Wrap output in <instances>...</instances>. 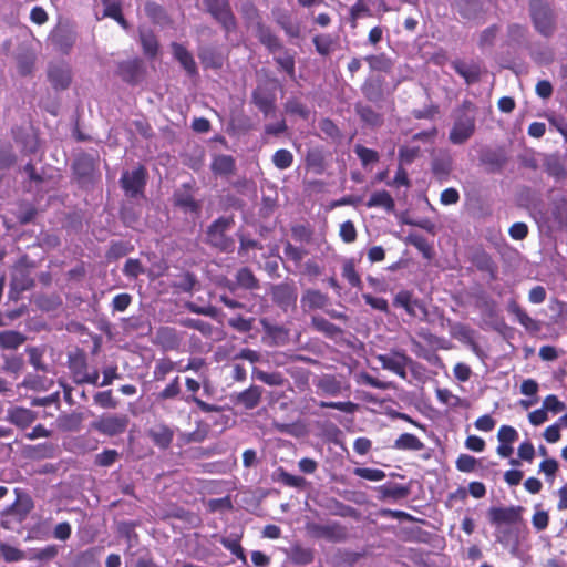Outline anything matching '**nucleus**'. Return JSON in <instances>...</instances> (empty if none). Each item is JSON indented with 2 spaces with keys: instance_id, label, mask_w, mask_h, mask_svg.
Returning a JSON list of instances; mask_svg holds the SVG:
<instances>
[{
  "instance_id": "40",
  "label": "nucleus",
  "mask_w": 567,
  "mask_h": 567,
  "mask_svg": "<svg viewBox=\"0 0 567 567\" xmlns=\"http://www.w3.org/2000/svg\"><path fill=\"white\" fill-rule=\"evenodd\" d=\"M367 207H382L386 212H393L395 208L394 199L388 190H379L373 193L367 202Z\"/></svg>"
},
{
  "instance_id": "35",
  "label": "nucleus",
  "mask_w": 567,
  "mask_h": 567,
  "mask_svg": "<svg viewBox=\"0 0 567 567\" xmlns=\"http://www.w3.org/2000/svg\"><path fill=\"white\" fill-rule=\"evenodd\" d=\"M393 447L400 451H422L425 445L416 435L412 433H402L394 441Z\"/></svg>"
},
{
  "instance_id": "48",
  "label": "nucleus",
  "mask_w": 567,
  "mask_h": 567,
  "mask_svg": "<svg viewBox=\"0 0 567 567\" xmlns=\"http://www.w3.org/2000/svg\"><path fill=\"white\" fill-rule=\"evenodd\" d=\"M431 169L437 179L445 181L452 171V161L449 157L434 158Z\"/></svg>"
},
{
  "instance_id": "43",
  "label": "nucleus",
  "mask_w": 567,
  "mask_h": 567,
  "mask_svg": "<svg viewBox=\"0 0 567 567\" xmlns=\"http://www.w3.org/2000/svg\"><path fill=\"white\" fill-rule=\"evenodd\" d=\"M545 172L556 181H563L567 177V171L561 161L556 156H550L546 159Z\"/></svg>"
},
{
  "instance_id": "42",
  "label": "nucleus",
  "mask_w": 567,
  "mask_h": 567,
  "mask_svg": "<svg viewBox=\"0 0 567 567\" xmlns=\"http://www.w3.org/2000/svg\"><path fill=\"white\" fill-rule=\"evenodd\" d=\"M317 388L327 395L336 396L341 393L342 385L334 375H323L317 383Z\"/></svg>"
},
{
  "instance_id": "45",
  "label": "nucleus",
  "mask_w": 567,
  "mask_h": 567,
  "mask_svg": "<svg viewBox=\"0 0 567 567\" xmlns=\"http://www.w3.org/2000/svg\"><path fill=\"white\" fill-rule=\"evenodd\" d=\"M252 378L268 385L281 386L286 382L280 372H265L258 368L252 369Z\"/></svg>"
},
{
  "instance_id": "47",
  "label": "nucleus",
  "mask_w": 567,
  "mask_h": 567,
  "mask_svg": "<svg viewBox=\"0 0 567 567\" xmlns=\"http://www.w3.org/2000/svg\"><path fill=\"white\" fill-rule=\"evenodd\" d=\"M241 535H230L227 537H221L220 543L225 548L230 550L233 555H235L238 559L246 563L245 550L240 545Z\"/></svg>"
},
{
  "instance_id": "17",
  "label": "nucleus",
  "mask_w": 567,
  "mask_h": 567,
  "mask_svg": "<svg viewBox=\"0 0 567 567\" xmlns=\"http://www.w3.org/2000/svg\"><path fill=\"white\" fill-rule=\"evenodd\" d=\"M384 85L383 76H368L361 85V92L369 102L379 103L384 100Z\"/></svg>"
},
{
  "instance_id": "22",
  "label": "nucleus",
  "mask_w": 567,
  "mask_h": 567,
  "mask_svg": "<svg viewBox=\"0 0 567 567\" xmlns=\"http://www.w3.org/2000/svg\"><path fill=\"white\" fill-rule=\"evenodd\" d=\"M265 328L264 339L270 346H285L289 341V330L282 326L270 324L265 319L261 320Z\"/></svg>"
},
{
  "instance_id": "38",
  "label": "nucleus",
  "mask_w": 567,
  "mask_h": 567,
  "mask_svg": "<svg viewBox=\"0 0 567 567\" xmlns=\"http://www.w3.org/2000/svg\"><path fill=\"white\" fill-rule=\"evenodd\" d=\"M210 168L215 175L228 176L235 169V161L230 155H217L213 158Z\"/></svg>"
},
{
  "instance_id": "33",
  "label": "nucleus",
  "mask_w": 567,
  "mask_h": 567,
  "mask_svg": "<svg viewBox=\"0 0 567 567\" xmlns=\"http://www.w3.org/2000/svg\"><path fill=\"white\" fill-rule=\"evenodd\" d=\"M378 492L380 493L381 499L391 498L396 501L408 497L410 488L401 484L389 483L379 486Z\"/></svg>"
},
{
  "instance_id": "5",
  "label": "nucleus",
  "mask_w": 567,
  "mask_h": 567,
  "mask_svg": "<svg viewBox=\"0 0 567 567\" xmlns=\"http://www.w3.org/2000/svg\"><path fill=\"white\" fill-rule=\"evenodd\" d=\"M68 367L72 373L73 381L76 384H97L100 373L96 369L91 372L89 371V364L84 352L79 351L70 354L68 359Z\"/></svg>"
},
{
  "instance_id": "39",
  "label": "nucleus",
  "mask_w": 567,
  "mask_h": 567,
  "mask_svg": "<svg viewBox=\"0 0 567 567\" xmlns=\"http://www.w3.org/2000/svg\"><path fill=\"white\" fill-rule=\"evenodd\" d=\"M364 60L369 64L371 71L389 73L393 68L391 58L384 52L367 55Z\"/></svg>"
},
{
  "instance_id": "52",
  "label": "nucleus",
  "mask_w": 567,
  "mask_h": 567,
  "mask_svg": "<svg viewBox=\"0 0 567 567\" xmlns=\"http://www.w3.org/2000/svg\"><path fill=\"white\" fill-rule=\"evenodd\" d=\"M175 205L192 213H198L200 205L189 193H177L174 195Z\"/></svg>"
},
{
  "instance_id": "61",
  "label": "nucleus",
  "mask_w": 567,
  "mask_h": 567,
  "mask_svg": "<svg viewBox=\"0 0 567 567\" xmlns=\"http://www.w3.org/2000/svg\"><path fill=\"white\" fill-rule=\"evenodd\" d=\"M181 324L186 328L197 330L205 337H210L213 333V326L209 322L203 321L200 319L186 318L181 321Z\"/></svg>"
},
{
  "instance_id": "53",
  "label": "nucleus",
  "mask_w": 567,
  "mask_h": 567,
  "mask_svg": "<svg viewBox=\"0 0 567 567\" xmlns=\"http://www.w3.org/2000/svg\"><path fill=\"white\" fill-rule=\"evenodd\" d=\"M302 302L311 309H321L327 305L328 298L319 290H308L302 297Z\"/></svg>"
},
{
  "instance_id": "19",
  "label": "nucleus",
  "mask_w": 567,
  "mask_h": 567,
  "mask_svg": "<svg viewBox=\"0 0 567 567\" xmlns=\"http://www.w3.org/2000/svg\"><path fill=\"white\" fill-rule=\"evenodd\" d=\"M509 313L514 315L519 324H522L527 331L537 333L542 329L539 321L533 319L525 309H523L515 299H511L507 305Z\"/></svg>"
},
{
  "instance_id": "55",
  "label": "nucleus",
  "mask_w": 567,
  "mask_h": 567,
  "mask_svg": "<svg viewBox=\"0 0 567 567\" xmlns=\"http://www.w3.org/2000/svg\"><path fill=\"white\" fill-rule=\"evenodd\" d=\"M372 17L371 9L365 4L363 0H358L351 8H350V22L351 27H357V21L361 18Z\"/></svg>"
},
{
  "instance_id": "56",
  "label": "nucleus",
  "mask_w": 567,
  "mask_h": 567,
  "mask_svg": "<svg viewBox=\"0 0 567 567\" xmlns=\"http://www.w3.org/2000/svg\"><path fill=\"white\" fill-rule=\"evenodd\" d=\"M181 383L179 377H175L171 382L157 394L158 401L174 400L179 396Z\"/></svg>"
},
{
  "instance_id": "31",
  "label": "nucleus",
  "mask_w": 567,
  "mask_h": 567,
  "mask_svg": "<svg viewBox=\"0 0 567 567\" xmlns=\"http://www.w3.org/2000/svg\"><path fill=\"white\" fill-rule=\"evenodd\" d=\"M158 344L166 351L177 350L181 344V338L176 330L171 327H163L157 331Z\"/></svg>"
},
{
  "instance_id": "50",
  "label": "nucleus",
  "mask_w": 567,
  "mask_h": 567,
  "mask_svg": "<svg viewBox=\"0 0 567 567\" xmlns=\"http://www.w3.org/2000/svg\"><path fill=\"white\" fill-rule=\"evenodd\" d=\"M342 277L349 282V285L353 288H361L362 281L360 275L355 270V265L352 259H348L343 262L342 266Z\"/></svg>"
},
{
  "instance_id": "51",
  "label": "nucleus",
  "mask_w": 567,
  "mask_h": 567,
  "mask_svg": "<svg viewBox=\"0 0 567 567\" xmlns=\"http://www.w3.org/2000/svg\"><path fill=\"white\" fill-rule=\"evenodd\" d=\"M2 370L7 373L19 374L23 367L24 361L22 355L19 354H3Z\"/></svg>"
},
{
  "instance_id": "32",
  "label": "nucleus",
  "mask_w": 567,
  "mask_h": 567,
  "mask_svg": "<svg viewBox=\"0 0 567 567\" xmlns=\"http://www.w3.org/2000/svg\"><path fill=\"white\" fill-rule=\"evenodd\" d=\"M140 42L146 56L153 59L157 55L159 44L155 33L152 30H140Z\"/></svg>"
},
{
  "instance_id": "29",
  "label": "nucleus",
  "mask_w": 567,
  "mask_h": 567,
  "mask_svg": "<svg viewBox=\"0 0 567 567\" xmlns=\"http://www.w3.org/2000/svg\"><path fill=\"white\" fill-rule=\"evenodd\" d=\"M311 326L324 337L336 340L343 334V330L321 316H312Z\"/></svg>"
},
{
  "instance_id": "12",
  "label": "nucleus",
  "mask_w": 567,
  "mask_h": 567,
  "mask_svg": "<svg viewBox=\"0 0 567 567\" xmlns=\"http://www.w3.org/2000/svg\"><path fill=\"white\" fill-rule=\"evenodd\" d=\"M393 306L403 308L409 316L414 318L425 319L429 315L424 302L415 298L409 290H400L393 299Z\"/></svg>"
},
{
  "instance_id": "14",
  "label": "nucleus",
  "mask_w": 567,
  "mask_h": 567,
  "mask_svg": "<svg viewBox=\"0 0 567 567\" xmlns=\"http://www.w3.org/2000/svg\"><path fill=\"white\" fill-rule=\"evenodd\" d=\"M468 260L480 272L486 274L491 280H495L497 278L498 266L491 254L484 248H473Z\"/></svg>"
},
{
  "instance_id": "18",
  "label": "nucleus",
  "mask_w": 567,
  "mask_h": 567,
  "mask_svg": "<svg viewBox=\"0 0 567 567\" xmlns=\"http://www.w3.org/2000/svg\"><path fill=\"white\" fill-rule=\"evenodd\" d=\"M272 301L280 308L287 310L293 307L297 301V291L292 285L280 284L271 287Z\"/></svg>"
},
{
  "instance_id": "10",
  "label": "nucleus",
  "mask_w": 567,
  "mask_h": 567,
  "mask_svg": "<svg viewBox=\"0 0 567 567\" xmlns=\"http://www.w3.org/2000/svg\"><path fill=\"white\" fill-rule=\"evenodd\" d=\"M377 360L383 369L395 373L401 379H406V368L416 364L405 352L399 350H393L388 354H378Z\"/></svg>"
},
{
  "instance_id": "24",
  "label": "nucleus",
  "mask_w": 567,
  "mask_h": 567,
  "mask_svg": "<svg viewBox=\"0 0 567 567\" xmlns=\"http://www.w3.org/2000/svg\"><path fill=\"white\" fill-rule=\"evenodd\" d=\"M305 164L307 169L313 172L317 175H321L327 167L323 148L320 146L309 148L306 153Z\"/></svg>"
},
{
  "instance_id": "11",
  "label": "nucleus",
  "mask_w": 567,
  "mask_h": 567,
  "mask_svg": "<svg viewBox=\"0 0 567 567\" xmlns=\"http://www.w3.org/2000/svg\"><path fill=\"white\" fill-rule=\"evenodd\" d=\"M206 10L221 27L230 32L236 27L235 17L227 0H203Z\"/></svg>"
},
{
  "instance_id": "62",
  "label": "nucleus",
  "mask_w": 567,
  "mask_h": 567,
  "mask_svg": "<svg viewBox=\"0 0 567 567\" xmlns=\"http://www.w3.org/2000/svg\"><path fill=\"white\" fill-rule=\"evenodd\" d=\"M498 32L499 27L497 24H492L484 29L478 38V47L482 49L493 47Z\"/></svg>"
},
{
  "instance_id": "64",
  "label": "nucleus",
  "mask_w": 567,
  "mask_h": 567,
  "mask_svg": "<svg viewBox=\"0 0 567 567\" xmlns=\"http://www.w3.org/2000/svg\"><path fill=\"white\" fill-rule=\"evenodd\" d=\"M118 457L120 454L116 450L107 449L95 455L94 464L101 467H109L113 465Z\"/></svg>"
},
{
  "instance_id": "63",
  "label": "nucleus",
  "mask_w": 567,
  "mask_h": 567,
  "mask_svg": "<svg viewBox=\"0 0 567 567\" xmlns=\"http://www.w3.org/2000/svg\"><path fill=\"white\" fill-rule=\"evenodd\" d=\"M25 352L29 355V362L30 364L37 370V371H47V365L43 363V350L38 347H28L25 349Z\"/></svg>"
},
{
  "instance_id": "46",
  "label": "nucleus",
  "mask_w": 567,
  "mask_h": 567,
  "mask_svg": "<svg viewBox=\"0 0 567 567\" xmlns=\"http://www.w3.org/2000/svg\"><path fill=\"white\" fill-rule=\"evenodd\" d=\"M285 111L290 115H297L302 120L310 117V110L297 97H289L285 103Z\"/></svg>"
},
{
  "instance_id": "1",
  "label": "nucleus",
  "mask_w": 567,
  "mask_h": 567,
  "mask_svg": "<svg viewBox=\"0 0 567 567\" xmlns=\"http://www.w3.org/2000/svg\"><path fill=\"white\" fill-rule=\"evenodd\" d=\"M476 106L470 100H464L454 111V123L449 133L452 144L461 145L468 141L476 127Z\"/></svg>"
},
{
  "instance_id": "60",
  "label": "nucleus",
  "mask_w": 567,
  "mask_h": 567,
  "mask_svg": "<svg viewBox=\"0 0 567 567\" xmlns=\"http://www.w3.org/2000/svg\"><path fill=\"white\" fill-rule=\"evenodd\" d=\"M354 153L357 154L363 166L377 163L380 158L379 153L377 151L368 148L361 144L354 146Z\"/></svg>"
},
{
  "instance_id": "25",
  "label": "nucleus",
  "mask_w": 567,
  "mask_h": 567,
  "mask_svg": "<svg viewBox=\"0 0 567 567\" xmlns=\"http://www.w3.org/2000/svg\"><path fill=\"white\" fill-rule=\"evenodd\" d=\"M550 219L558 229L567 228V198L559 196L550 204Z\"/></svg>"
},
{
  "instance_id": "54",
  "label": "nucleus",
  "mask_w": 567,
  "mask_h": 567,
  "mask_svg": "<svg viewBox=\"0 0 567 567\" xmlns=\"http://www.w3.org/2000/svg\"><path fill=\"white\" fill-rule=\"evenodd\" d=\"M144 11L154 23H162L167 19L165 9L154 1H147Z\"/></svg>"
},
{
  "instance_id": "41",
  "label": "nucleus",
  "mask_w": 567,
  "mask_h": 567,
  "mask_svg": "<svg viewBox=\"0 0 567 567\" xmlns=\"http://www.w3.org/2000/svg\"><path fill=\"white\" fill-rule=\"evenodd\" d=\"M33 507L31 498L27 497L23 501L17 499L13 504L8 506L3 515H13L17 520L22 522Z\"/></svg>"
},
{
  "instance_id": "6",
  "label": "nucleus",
  "mask_w": 567,
  "mask_h": 567,
  "mask_svg": "<svg viewBox=\"0 0 567 567\" xmlns=\"http://www.w3.org/2000/svg\"><path fill=\"white\" fill-rule=\"evenodd\" d=\"M30 267H33V265L29 264L27 256L22 257L16 265L9 291L10 300H18L20 292L29 290L34 286V280L30 275Z\"/></svg>"
},
{
  "instance_id": "20",
  "label": "nucleus",
  "mask_w": 567,
  "mask_h": 567,
  "mask_svg": "<svg viewBox=\"0 0 567 567\" xmlns=\"http://www.w3.org/2000/svg\"><path fill=\"white\" fill-rule=\"evenodd\" d=\"M37 412L23 406H13L8 410L6 420L19 429L24 430L29 427L37 420Z\"/></svg>"
},
{
  "instance_id": "30",
  "label": "nucleus",
  "mask_w": 567,
  "mask_h": 567,
  "mask_svg": "<svg viewBox=\"0 0 567 567\" xmlns=\"http://www.w3.org/2000/svg\"><path fill=\"white\" fill-rule=\"evenodd\" d=\"M288 558L296 565L306 566L313 561L315 551L312 548L303 547L300 544H295L289 548Z\"/></svg>"
},
{
  "instance_id": "37",
  "label": "nucleus",
  "mask_w": 567,
  "mask_h": 567,
  "mask_svg": "<svg viewBox=\"0 0 567 567\" xmlns=\"http://www.w3.org/2000/svg\"><path fill=\"white\" fill-rule=\"evenodd\" d=\"M278 54H275L274 60L280 68V70L285 71L290 79H295L296 76V61L295 55L290 53L287 49L282 47L281 50L277 51Z\"/></svg>"
},
{
  "instance_id": "8",
  "label": "nucleus",
  "mask_w": 567,
  "mask_h": 567,
  "mask_svg": "<svg viewBox=\"0 0 567 567\" xmlns=\"http://www.w3.org/2000/svg\"><path fill=\"white\" fill-rule=\"evenodd\" d=\"M130 423L126 414H103L93 421L91 427L100 434L115 436L123 434Z\"/></svg>"
},
{
  "instance_id": "23",
  "label": "nucleus",
  "mask_w": 567,
  "mask_h": 567,
  "mask_svg": "<svg viewBox=\"0 0 567 567\" xmlns=\"http://www.w3.org/2000/svg\"><path fill=\"white\" fill-rule=\"evenodd\" d=\"M354 112L360 121L371 127H380L384 123V117L381 113L377 112L372 106L358 102L354 104Z\"/></svg>"
},
{
  "instance_id": "2",
  "label": "nucleus",
  "mask_w": 567,
  "mask_h": 567,
  "mask_svg": "<svg viewBox=\"0 0 567 567\" xmlns=\"http://www.w3.org/2000/svg\"><path fill=\"white\" fill-rule=\"evenodd\" d=\"M528 8L535 30L543 37H551L556 29V20L549 3L545 0H529Z\"/></svg>"
},
{
  "instance_id": "7",
  "label": "nucleus",
  "mask_w": 567,
  "mask_h": 567,
  "mask_svg": "<svg viewBox=\"0 0 567 567\" xmlns=\"http://www.w3.org/2000/svg\"><path fill=\"white\" fill-rule=\"evenodd\" d=\"M305 529L309 536L316 539H326L331 543L344 542L348 538L347 527L338 522L327 525L309 522Z\"/></svg>"
},
{
  "instance_id": "27",
  "label": "nucleus",
  "mask_w": 567,
  "mask_h": 567,
  "mask_svg": "<svg viewBox=\"0 0 567 567\" xmlns=\"http://www.w3.org/2000/svg\"><path fill=\"white\" fill-rule=\"evenodd\" d=\"M147 435L152 442L162 450L168 449L174 439L173 430L165 424H159L148 430Z\"/></svg>"
},
{
  "instance_id": "21",
  "label": "nucleus",
  "mask_w": 567,
  "mask_h": 567,
  "mask_svg": "<svg viewBox=\"0 0 567 567\" xmlns=\"http://www.w3.org/2000/svg\"><path fill=\"white\" fill-rule=\"evenodd\" d=\"M48 78L55 90H65L72 81L71 69L68 65H51L48 70Z\"/></svg>"
},
{
  "instance_id": "3",
  "label": "nucleus",
  "mask_w": 567,
  "mask_h": 567,
  "mask_svg": "<svg viewBox=\"0 0 567 567\" xmlns=\"http://www.w3.org/2000/svg\"><path fill=\"white\" fill-rule=\"evenodd\" d=\"M278 82L275 79H267L259 83L252 92L254 104L264 113L265 117L276 113V92Z\"/></svg>"
},
{
  "instance_id": "26",
  "label": "nucleus",
  "mask_w": 567,
  "mask_h": 567,
  "mask_svg": "<svg viewBox=\"0 0 567 567\" xmlns=\"http://www.w3.org/2000/svg\"><path fill=\"white\" fill-rule=\"evenodd\" d=\"M174 58L181 63L188 75L194 76L198 73L196 62L189 51L179 43H172Z\"/></svg>"
},
{
  "instance_id": "4",
  "label": "nucleus",
  "mask_w": 567,
  "mask_h": 567,
  "mask_svg": "<svg viewBox=\"0 0 567 567\" xmlns=\"http://www.w3.org/2000/svg\"><path fill=\"white\" fill-rule=\"evenodd\" d=\"M234 224L233 217L217 218L207 229V243L221 251L234 250L235 241L226 235Z\"/></svg>"
},
{
  "instance_id": "44",
  "label": "nucleus",
  "mask_w": 567,
  "mask_h": 567,
  "mask_svg": "<svg viewBox=\"0 0 567 567\" xmlns=\"http://www.w3.org/2000/svg\"><path fill=\"white\" fill-rule=\"evenodd\" d=\"M312 43L320 55L327 56L333 51L336 41L331 34L322 33L315 35Z\"/></svg>"
},
{
  "instance_id": "57",
  "label": "nucleus",
  "mask_w": 567,
  "mask_h": 567,
  "mask_svg": "<svg viewBox=\"0 0 567 567\" xmlns=\"http://www.w3.org/2000/svg\"><path fill=\"white\" fill-rule=\"evenodd\" d=\"M59 550L60 549L58 545L51 544L34 550L30 559L48 563L53 560L59 555Z\"/></svg>"
},
{
  "instance_id": "58",
  "label": "nucleus",
  "mask_w": 567,
  "mask_h": 567,
  "mask_svg": "<svg viewBox=\"0 0 567 567\" xmlns=\"http://www.w3.org/2000/svg\"><path fill=\"white\" fill-rule=\"evenodd\" d=\"M17 162V156L11 144L0 145V169H9Z\"/></svg>"
},
{
  "instance_id": "34",
  "label": "nucleus",
  "mask_w": 567,
  "mask_h": 567,
  "mask_svg": "<svg viewBox=\"0 0 567 567\" xmlns=\"http://www.w3.org/2000/svg\"><path fill=\"white\" fill-rule=\"evenodd\" d=\"M257 37L259 41L268 49L272 54H276L278 50L282 49V44L279 38L271 32V30L261 24L258 25Z\"/></svg>"
},
{
  "instance_id": "59",
  "label": "nucleus",
  "mask_w": 567,
  "mask_h": 567,
  "mask_svg": "<svg viewBox=\"0 0 567 567\" xmlns=\"http://www.w3.org/2000/svg\"><path fill=\"white\" fill-rule=\"evenodd\" d=\"M293 163V155L289 150L280 148L272 155V164L278 169H287Z\"/></svg>"
},
{
  "instance_id": "13",
  "label": "nucleus",
  "mask_w": 567,
  "mask_h": 567,
  "mask_svg": "<svg viewBox=\"0 0 567 567\" xmlns=\"http://www.w3.org/2000/svg\"><path fill=\"white\" fill-rule=\"evenodd\" d=\"M117 74L125 83L134 86L144 81L146 66L138 58L122 61L117 64Z\"/></svg>"
},
{
  "instance_id": "15",
  "label": "nucleus",
  "mask_w": 567,
  "mask_h": 567,
  "mask_svg": "<svg viewBox=\"0 0 567 567\" xmlns=\"http://www.w3.org/2000/svg\"><path fill=\"white\" fill-rule=\"evenodd\" d=\"M96 166L97 161L94 156L81 153L74 158L72 169L75 178L80 183H85L92 181Z\"/></svg>"
},
{
  "instance_id": "49",
  "label": "nucleus",
  "mask_w": 567,
  "mask_h": 567,
  "mask_svg": "<svg viewBox=\"0 0 567 567\" xmlns=\"http://www.w3.org/2000/svg\"><path fill=\"white\" fill-rule=\"evenodd\" d=\"M176 369V363L171 358H161L156 361L153 377L156 381L165 380L166 375Z\"/></svg>"
},
{
  "instance_id": "36",
  "label": "nucleus",
  "mask_w": 567,
  "mask_h": 567,
  "mask_svg": "<svg viewBox=\"0 0 567 567\" xmlns=\"http://www.w3.org/2000/svg\"><path fill=\"white\" fill-rule=\"evenodd\" d=\"M27 337L16 330L0 331V348L6 350H16L22 346Z\"/></svg>"
},
{
  "instance_id": "28",
  "label": "nucleus",
  "mask_w": 567,
  "mask_h": 567,
  "mask_svg": "<svg viewBox=\"0 0 567 567\" xmlns=\"http://www.w3.org/2000/svg\"><path fill=\"white\" fill-rule=\"evenodd\" d=\"M452 68L467 84L476 83L481 79V69L476 64L468 65L463 60L456 59L452 62Z\"/></svg>"
},
{
  "instance_id": "9",
  "label": "nucleus",
  "mask_w": 567,
  "mask_h": 567,
  "mask_svg": "<svg viewBox=\"0 0 567 567\" xmlns=\"http://www.w3.org/2000/svg\"><path fill=\"white\" fill-rule=\"evenodd\" d=\"M147 181V171L143 165H140L133 171L123 172L120 184L125 195L135 198L144 194Z\"/></svg>"
},
{
  "instance_id": "16",
  "label": "nucleus",
  "mask_w": 567,
  "mask_h": 567,
  "mask_svg": "<svg viewBox=\"0 0 567 567\" xmlns=\"http://www.w3.org/2000/svg\"><path fill=\"white\" fill-rule=\"evenodd\" d=\"M519 506L509 507H491L488 511V518L492 525L499 526L502 524H516L520 519Z\"/></svg>"
}]
</instances>
